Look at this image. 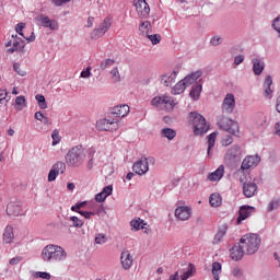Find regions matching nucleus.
Masks as SVG:
<instances>
[{
    "instance_id": "f8f14e48",
    "label": "nucleus",
    "mask_w": 280,
    "mask_h": 280,
    "mask_svg": "<svg viewBox=\"0 0 280 280\" xmlns=\"http://www.w3.org/2000/svg\"><path fill=\"white\" fill-rule=\"evenodd\" d=\"M235 110V95L226 94L222 103V113L231 115Z\"/></svg>"
},
{
    "instance_id": "338daca9",
    "label": "nucleus",
    "mask_w": 280,
    "mask_h": 280,
    "mask_svg": "<svg viewBox=\"0 0 280 280\" xmlns=\"http://www.w3.org/2000/svg\"><path fill=\"white\" fill-rule=\"evenodd\" d=\"M81 78H91V67H88L86 70L81 72Z\"/></svg>"
},
{
    "instance_id": "13d9d810",
    "label": "nucleus",
    "mask_w": 280,
    "mask_h": 280,
    "mask_svg": "<svg viewBox=\"0 0 280 280\" xmlns=\"http://www.w3.org/2000/svg\"><path fill=\"white\" fill-rule=\"evenodd\" d=\"M221 143H222V145H224L225 148H226L228 145H231V143H233V137H231V136H225V137H223L222 140H221Z\"/></svg>"
},
{
    "instance_id": "e2e57ef3",
    "label": "nucleus",
    "mask_w": 280,
    "mask_h": 280,
    "mask_svg": "<svg viewBox=\"0 0 280 280\" xmlns=\"http://www.w3.org/2000/svg\"><path fill=\"white\" fill-rule=\"evenodd\" d=\"M210 43L214 47H218V45H220V43H222V38H220L219 36H214L211 38Z\"/></svg>"
},
{
    "instance_id": "5fc2aeb1",
    "label": "nucleus",
    "mask_w": 280,
    "mask_h": 280,
    "mask_svg": "<svg viewBox=\"0 0 280 280\" xmlns=\"http://www.w3.org/2000/svg\"><path fill=\"white\" fill-rule=\"evenodd\" d=\"M279 206H280V200L275 199L268 205L267 209L268 211H275V209H279Z\"/></svg>"
},
{
    "instance_id": "a19ab883",
    "label": "nucleus",
    "mask_w": 280,
    "mask_h": 280,
    "mask_svg": "<svg viewBox=\"0 0 280 280\" xmlns=\"http://www.w3.org/2000/svg\"><path fill=\"white\" fill-rule=\"evenodd\" d=\"M12 40L9 42V45H12V48L9 49V51H11V54H14V51H19V49H21V42L16 38H14V36H12Z\"/></svg>"
},
{
    "instance_id": "6ab92c4d",
    "label": "nucleus",
    "mask_w": 280,
    "mask_h": 280,
    "mask_svg": "<svg viewBox=\"0 0 280 280\" xmlns=\"http://www.w3.org/2000/svg\"><path fill=\"white\" fill-rule=\"evenodd\" d=\"M110 113L114 117H126V115L130 113V106H128L127 104L117 105L114 108H112Z\"/></svg>"
},
{
    "instance_id": "37998d69",
    "label": "nucleus",
    "mask_w": 280,
    "mask_h": 280,
    "mask_svg": "<svg viewBox=\"0 0 280 280\" xmlns=\"http://www.w3.org/2000/svg\"><path fill=\"white\" fill-rule=\"evenodd\" d=\"M35 100L37 101L39 108H42L43 110H45V108H47V101L45 100V95L37 94L35 96Z\"/></svg>"
},
{
    "instance_id": "c756f323",
    "label": "nucleus",
    "mask_w": 280,
    "mask_h": 280,
    "mask_svg": "<svg viewBox=\"0 0 280 280\" xmlns=\"http://www.w3.org/2000/svg\"><path fill=\"white\" fill-rule=\"evenodd\" d=\"M139 32H141L142 36H148L150 32H152V24L150 21H143L139 25Z\"/></svg>"
},
{
    "instance_id": "20e7f679",
    "label": "nucleus",
    "mask_w": 280,
    "mask_h": 280,
    "mask_svg": "<svg viewBox=\"0 0 280 280\" xmlns=\"http://www.w3.org/2000/svg\"><path fill=\"white\" fill-rule=\"evenodd\" d=\"M86 155H84V149L81 145H75L66 155V163L69 167H80Z\"/></svg>"
},
{
    "instance_id": "2eb2a0df",
    "label": "nucleus",
    "mask_w": 280,
    "mask_h": 280,
    "mask_svg": "<svg viewBox=\"0 0 280 280\" xmlns=\"http://www.w3.org/2000/svg\"><path fill=\"white\" fill-rule=\"evenodd\" d=\"M255 213V207L250 206H242L238 211V218L236 220V224H242L244 220L250 218V214Z\"/></svg>"
},
{
    "instance_id": "f03ea898",
    "label": "nucleus",
    "mask_w": 280,
    "mask_h": 280,
    "mask_svg": "<svg viewBox=\"0 0 280 280\" xmlns=\"http://www.w3.org/2000/svg\"><path fill=\"white\" fill-rule=\"evenodd\" d=\"M188 121L191 124L196 137H202V135H207V132H209V124H207L205 116L199 113L191 112L188 115Z\"/></svg>"
},
{
    "instance_id": "5701e85b",
    "label": "nucleus",
    "mask_w": 280,
    "mask_h": 280,
    "mask_svg": "<svg viewBox=\"0 0 280 280\" xmlns=\"http://www.w3.org/2000/svg\"><path fill=\"white\" fill-rule=\"evenodd\" d=\"M23 30H25V23H19L15 27V32L25 38V40H28V43H34L36 40V36H34V31L31 32V35L27 36L25 33H23Z\"/></svg>"
},
{
    "instance_id": "72a5a7b5",
    "label": "nucleus",
    "mask_w": 280,
    "mask_h": 280,
    "mask_svg": "<svg viewBox=\"0 0 280 280\" xmlns=\"http://www.w3.org/2000/svg\"><path fill=\"white\" fill-rule=\"evenodd\" d=\"M130 226L132 229V231H139L142 229V231H145V223H143V220L141 219H133L130 222Z\"/></svg>"
},
{
    "instance_id": "58836bf2",
    "label": "nucleus",
    "mask_w": 280,
    "mask_h": 280,
    "mask_svg": "<svg viewBox=\"0 0 280 280\" xmlns=\"http://www.w3.org/2000/svg\"><path fill=\"white\" fill-rule=\"evenodd\" d=\"M52 170L57 172V174H65L67 170V164L65 162H57L52 165Z\"/></svg>"
},
{
    "instance_id": "a18cd8bd",
    "label": "nucleus",
    "mask_w": 280,
    "mask_h": 280,
    "mask_svg": "<svg viewBox=\"0 0 280 280\" xmlns=\"http://www.w3.org/2000/svg\"><path fill=\"white\" fill-rule=\"evenodd\" d=\"M147 38H149V40L152 43V45H159V43H161V35L159 34H148Z\"/></svg>"
},
{
    "instance_id": "7c9ffc66",
    "label": "nucleus",
    "mask_w": 280,
    "mask_h": 280,
    "mask_svg": "<svg viewBox=\"0 0 280 280\" xmlns=\"http://www.w3.org/2000/svg\"><path fill=\"white\" fill-rule=\"evenodd\" d=\"M185 89H187V85H185L184 81H179L174 88H172V95H182V93H185Z\"/></svg>"
},
{
    "instance_id": "69168bd1",
    "label": "nucleus",
    "mask_w": 280,
    "mask_h": 280,
    "mask_svg": "<svg viewBox=\"0 0 280 280\" xmlns=\"http://www.w3.org/2000/svg\"><path fill=\"white\" fill-rule=\"evenodd\" d=\"M244 62V55H238L234 58V65H242Z\"/></svg>"
},
{
    "instance_id": "2f4dec72",
    "label": "nucleus",
    "mask_w": 280,
    "mask_h": 280,
    "mask_svg": "<svg viewBox=\"0 0 280 280\" xmlns=\"http://www.w3.org/2000/svg\"><path fill=\"white\" fill-rule=\"evenodd\" d=\"M222 275V264L215 261L212 264V276L214 280H220V276Z\"/></svg>"
},
{
    "instance_id": "6e6552de",
    "label": "nucleus",
    "mask_w": 280,
    "mask_h": 280,
    "mask_svg": "<svg viewBox=\"0 0 280 280\" xmlns=\"http://www.w3.org/2000/svg\"><path fill=\"white\" fill-rule=\"evenodd\" d=\"M110 25H113V20L110 18H105L103 22L98 25V27L94 28L91 33V38L97 40V38H102L108 30H110Z\"/></svg>"
},
{
    "instance_id": "bf43d9fd",
    "label": "nucleus",
    "mask_w": 280,
    "mask_h": 280,
    "mask_svg": "<svg viewBox=\"0 0 280 280\" xmlns=\"http://www.w3.org/2000/svg\"><path fill=\"white\" fill-rule=\"evenodd\" d=\"M21 261H23V257L21 256H16L13 257L9 260L10 266H19V264H21Z\"/></svg>"
},
{
    "instance_id": "0e129e2a",
    "label": "nucleus",
    "mask_w": 280,
    "mask_h": 280,
    "mask_svg": "<svg viewBox=\"0 0 280 280\" xmlns=\"http://www.w3.org/2000/svg\"><path fill=\"white\" fill-rule=\"evenodd\" d=\"M232 275H233V277H236V278L242 277V275H243L242 269H240V267H235V268L232 270Z\"/></svg>"
},
{
    "instance_id": "ddd939ff",
    "label": "nucleus",
    "mask_w": 280,
    "mask_h": 280,
    "mask_svg": "<svg viewBox=\"0 0 280 280\" xmlns=\"http://www.w3.org/2000/svg\"><path fill=\"white\" fill-rule=\"evenodd\" d=\"M261 161V158L259 155H249L246 156L241 165V170H250L253 167H257Z\"/></svg>"
},
{
    "instance_id": "393cba45",
    "label": "nucleus",
    "mask_w": 280,
    "mask_h": 280,
    "mask_svg": "<svg viewBox=\"0 0 280 280\" xmlns=\"http://www.w3.org/2000/svg\"><path fill=\"white\" fill-rule=\"evenodd\" d=\"M224 176V165H220L214 172L208 175V180L215 183V180H221Z\"/></svg>"
},
{
    "instance_id": "0eeeda50",
    "label": "nucleus",
    "mask_w": 280,
    "mask_h": 280,
    "mask_svg": "<svg viewBox=\"0 0 280 280\" xmlns=\"http://www.w3.org/2000/svg\"><path fill=\"white\" fill-rule=\"evenodd\" d=\"M96 129L101 132L119 130V120L117 118H102L96 122Z\"/></svg>"
},
{
    "instance_id": "a211bd4d",
    "label": "nucleus",
    "mask_w": 280,
    "mask_h": 280,
    "mask_svg": "<svg viewBox=\"0 0 280 280\" xmlns=\"http://www.w3.org/2000/svg\"><path fill=\"white\" fill-rule=\"evenodd\" d=\"M120 261L124 270H130L132 268V255L128 250H124L120 256Z\"/></svg>"
},
{
    "instance_id": "473e14b6",
    "label": "nucleus",
    "mask_w": 280,
    "mask_h": 280,
    "mask_svg": "<svg viewBox=\"0 0 280 280\" xmlns=\"http://www.w3.org/2000/svg\"><path fill=\"white\" fill-rule=\"evenodd\" d=\"M217 137H218V133L215 132H212L208 136V151H207L208 156H212L211 149H213L215 145Z\"/></svg>"
},
{
    "instance_id": "f3484780",
    "label": "nucleus",
    "mask_w": 280,
    "mask_h": 280,
    "mask_svg": "<svg viewBox=\"0 0 280 280\" xmlns=\"http://www.w3.org/2000/svg\"><path fill=\"white\" fill-rule=\"evenodd\" d=\"M240 156H242V149L238 145H232L228 150L224 160L234 162V161H237V159H240Z\"/></svg>"
},
{
    "instance_id": "e433bc0d",
    "label": "nucleus",
    "mask_w": 280,
    "mask_h": 280,
    "mask_svg": "<svg viewBox=\"0 0 280 280\" xmlns=\"http://www.w3.org/2000/svg\"><path fill=\"white\" fill-rule=\"evenodd\" d=\"M224 235H226V226H222L219 229V231L214 235L213 244H220L224 238Z\"/></svg>"
},
{
    "instance_id": "c9c22d12",
    "label": "nucleus",
    "mask_w": 280,
    "mask_h": 280,
    "mask_svg": "<svg viewBox=\"0 0 280 280\" xmlns=\"http://www.w3.org/2000/svg\"><path fill=\"white\" fill-rule=\"evenodd\" d=\"M209 202L211 207H220V205H222V197L220 194L214 192L210 196Z\"/></svg>"
},
{
    "instance_id": "4468645a",
    "label": "nucleus",
    "mask_w": 280,
    "mask_h": 280,
    "mask_svg": "<svg viewBox=\"0 0 280 280\" xmlns=\"http://www.w3.org/2000/svg\"><path fill=\"white\" fill-rule=\"evenodd\" d=\"M177 75L178 72L176 71L165 72L160 77V84H162L163 86H172V84L176 82Z\"/></svg>"
},
{
    "instance_id": "8fccbe9b",
    "label": "nucleus",
    "mask_w": 280,
    "mask_h": 280,
    "mask_svg": "<svg viewBox=\"0 0 280 280\" xmlns=\"http://www.w3.org/2000/svg\"><path fill=\"white\" fill-rule=\"evenodd\" d=\"M35 279H46L49 280L51 279V275L45 271H37L34 275Z\"/></svg>"
},
{
    "instance_id": "a878e982",
    "label": "nucleus",
    "mask_w": 280,
    "mask_h": 280,
    "mask_svg": "<svg viewBox=\"0 0 280 280\" xmlns=\"http://www.w3.org/2000/svg\"><path fill=\"white\" fill-rule=\"evenodd\" d=\"M256 191H257V184L248 183L243 185V192H244V196H246V198H253Z\"/></svg>"
},
{
    "instance_id": "b1692460",
    "label": "nucleus",
    "mask_w": 280,
    "mask_h": 280,
    "mask_svg": "<svg viewBox=\"0 0 280 280\" xmlns=\"http://www.w3.org/2000/svg\"><path fill=\"white\" fill-rule=\"evenodd\" d=\"M199 78H202V71H196L190 74H188L184 80H182L185 83L186 89L188 86H191L196 80H199Z\"/></svg>"
},
{
    "instance_id": "c85d7f7f",
    "label": "nucleus",
    "mask_w": 280,
    "mask_h": 280,
    "mask_svg": "<svg viewBox=\"0 0 280 280\" xmlns=\"http://www.w3.org/2000/svg\"><path fill=\"white\" fill-rule=\"evenodd\" d=\"M264 67L265 66L261 59H253V71L255 75H261V73L264 72Z\"/></svg>"
},
{
    "instance_id": "680f3d73",
    "label": "nucleus",
    "mask_w": 280,
    "mask_h": 280,
    "mask_svg": "<svg viewBox=\"0 0 280 280\" xmlns=\"http://www.w3.org/2000/svg\"><path fill=\"white\" fill-rule=\"evenodd\" d=\"M80 215H83L85 220H90L92 215H95V212H90V211H79Z\"/></svg>"
},
{
    "instance_id": "dca6fc26",
    "label": "nucleus",
    "mask_w": 280,
    "mask_h": 280,
    "mask_svg": "<svg viewBox=\"0 0 280 280\" xmlns=\"http://www.w3.org/2000/svg\"><path fill=\"white\" fill-rule=\"evenodd\" d=\"M175 218L182 220V222L189 220L191 218V208L185 206L178 207L175 209Z\"/></svg>"
},
{
    "instance_id": "423d86ee",
    "label": "nucleus",
    "mask_w": 280,
    "mask_h": 280,
    "mask_svg": "<svg viewBox=\"0 0 280 280\" xmlns=\"http://www.w3.org/2000/svg\"><path fill=\"white\" fill-rule=\"evenodd\" d=\"M218 125L225 132H230V135H240V125L231 118L221 117L218 120Z\"/></svg>"
},
{
    "instance_id": "9b49d317",
    "label": "nucleus",
    "mask_w": 280,
    "mask_h": 280,
    "mask_svg": "<svg viewBox=\"0 0 280 280\" xmlns=\"http://www.w3.org/2000/svg\"><path fill=\"white\" fill-rule=\"evenodd\" d=\"M8 215H25V210H23V203L21 201H10L7 206Z\"/></svg>"
},
{
    "instance_id": "4be33fe9",
    "label": "nucleus",
    "mask_w": 280,
    "mask_h": 280,
    "mask_svg": "<svg viewBox=\"0 0 280 280\" xmlns=\"http://www.w3.org/2000/svg\"><path fill=\"white\" fill-rule=\"evenodd\" d=\"M231 258L234 261H240L243 257L246 250H244V247H242V243L240 245H235L234 247L231 248Z\"/></svg>"
},
{
    "instance_id": "09e8293b",
    "label": "nucleus",
    "mask_w": 280,
    "mask_h": 280,
    "mask_svg": "<svg viewBox=\"0 0 280 280\" xmlns=\"http://www.w3.org/2000/svg\"><path fill=\"white\" fill-rule=\"evenodd\" d=\"M110 75H112V80L114 82H119L121 80V77L119 75V69L117 67H115L112 71H110Z\"/></svg>"
},
{
    "instance_id": "9d476101",
    "label": "nucleus",
    "mask_w": 280,
    "mask_h": 280,
    "mask_svg": "<svg viewBox=\"0 0 280 280\" xmlns=\"http://www.w3.org/2000/svg\"><path fill=\"white\" fill-rule=\"evenodd\" d=\"M133 5L140 19L150 16V4L145 0H133Z\"/></svg>"
},
{
    "instance_id": "412c9836",
    "label": "nucleus",
    "mask_w": 280,
    "mask_h": 280,
    "mask_svg": "<svg viewBox=\"0 0 280 280\" xmlns=\"http://www.w3.org/2000/svg\"><path fill=\"white\" fill-rule=\"evenodd\" d=\"M35 21L40 23L44 27H49L50 30H58V23L56 21L49 20L48 16L38 15Z\"/></svg>"
},
{
    "instance_id": "7ed1b4c3",
    "label": "nucleus",
    "mask_w": 280,
    "mask_h": 280,
    "mask_svg": "<svg viewBox=\"0 0 280 280\" xmlns=\"http://www.w3.org/2000/svg\"><path fill=\"white\" fill-rule=\"evenodd\" d=\"M240 243L246 255H255L259 250V246H261V237L257 234H245L240 240Z\"/></svg>"
},
{
    "instance_id": "4c0bfd02",
    "label": "nucleus",
    "mask_w": 280,
    "mask_h": 280,
    "mask_svg": "<svg viewBox=\"0 0 280 280\" xmlns=\"http://www.w3.org/2000/svg\"><path fill=\"white\" fill-rule=\"evenodd\" d=\"M194 272H196V267H194V265L190 264V265L188 266L187 271L184 272V273L180 276V279H182V280H187V279H189L190 277H194Z\"/></svg>"
},
{
    "instance_id": "4d7b16f0",
    "label": "nucleus",
    "mask_w": 280,
    "mask_h": 280,
    "mask_svg": "<svg viewBox=\"0 0 280 280\" xmlns=\"http://www.w3.org/2000/svg\"><path fill=\"white\" fill-rule=\"evenodd\" d=\"M58 178V172H56L54 168H51L48 173V183H54Z\"/></svg>"
},
{
    "instance_id": "aec40b11",
    "label": "nucleus",
    "mask_w": 280,
    "mask_h": 280,
    "mask_svg": "<svg viewBox=\"0 0 280 280\" xmlns=\"http://www.w3.org/2000/svg\"><path fill=\"white\" fill-rule=\"evenodd\" d=\"M2 241L4 244H12L14 242V228L7 225L2 233Z\"/></svg>"
},
{
    "instance_id": "3c124183",
    "label": "nucleus",
    "mask_w": 280,
    "mask_h": 280,
    "mask_svg": "<svg viewBox=\"0 0 280 280\" xmlns=\"http://www.w3.org/2000/svg\"><path fill=\"white\" fill-rule=\"evenodd\" d=\"M51 139H52V145H58L60 142V132L58 129H55L51 133Z\"/></svg>"
},
{
    "instance_id": "1a4fd4ad",
    "label": "nucleus",
    "mask_w": 280,
    "mask_h": 280,
    "mask_svg": "<svg viewBox=\"0 0 280 280\" xmlns=\"http://www.w3.org/2000/svg\"><path fill=\"white\" fill-rule=\"evenodd\" d=\"M154 163V158H142L138 160L136 163H133L132 170L138 174L139 176H143V174H148L150 172V165L148 162Z\"/></svg>"
},
{
    "instance_id": "f257e3e1",
    "label": "nucleus",
    "mask_w": 280,
    "mask_h": 280,
    "mask_svg": "<svg viewBox=\"0 0 280 280\" xmlns=\"http://www.w3.org/2000/svg\"><path fill=\"white\" fill-rule=\"evenodd\" d=\"M42 259L48 264H59L67 259V252L59 245L49 244L43 248Z\"/></svg>"
},
{
    "instance_id": "cd10ccee",
    "label": "nucleus",
    "mask_w": 280,
    "mask_h": 280,
    "mask_svg": "<svg viewBox=\"0 0 280 280\" xmlns=\"http://www.w3.org/2000/svg\"><path fill=\"white\" fill-rule=\"evenodd\" d=\"M272 86V77L267 75L264 82V95L265 97H270L272 95V90L270 89Z\"/></svg>"
},
{
    "instance_id": "39448f33",
    "label": "nucleus",
    "mask_w": 280,
    "mask_h": 280,
    "mask_svg": "<svg viewBox=\"0 0 280 280\" xmlns=\"http://www.w3.org/2000/svg\"><path fill=\"white\" fill-rule=\"evenodd\" d=\"M176 104L178 103H176L174 97L167 94H164L163 96H155L151 101L152 106H155L156 108L164 106L166 110H174V108L176 107Z\"/></svg>"
},
{
    "instance_id": "603ef678",
    "label": "nucleus",
    "mask_w": 280,
    "mask_h": 280,
    "mask_svg": "<svg viewBox=\"0 0 280 280\" xmlns=\"http://www.w3.org/2000/svg\"><path fill=\"white\" fill-rule=\"evenodd\" d=\"M10 100H8V91L0 89V104H8Z\"/></svg>"
},
{
    "instance_id": "f704fd0d",
    "label": "nucleus",
    "mask_w": 280,
    "mask_h": 280,
    "mask_svg": "<svg viewBox=\"0 0 280 280\" xmlns=\"http://www.w3.org/2000/svg\"><path fill=\"white\" fill-rule=\"evenodd\" d=\"M202 93V85L201 84H197L195 86H192L189 95L191 97V100H199L200 98V94Z\"/></svg>"
},
{
    "instance_id": "864d4df0",
    "label": "nucleus",
    "mask_w": 280,
    "mask_h": 280,
    "mask_svg": "<svg viewBox=\"0 0 280 280\" xmlns=\"http://www.w3.org/2000/svg\"><path fill=\"white\" fill-rule=\"evenodd\" d=\"M70 220L77 229H82V226H84V221L80 220L78 217H71Z\"/></svg>"
},
{
    "instance_id": "de8ad7c7",
    "label": "nucleus",
    "mask_w": 280,
    "mask_h": 280,
    "mask_svg": "<svg viewBox=\"0 0 280 280\" xmlns=\"http://www.w3.org/2000/svg\"><path fill=\"white\" fill-rule=\"evenodd\" d=\"M115 65V59H106L101 62V69L104 71Z\"/></svg>"
},
{
    "instance_id": "ea45409f",
    "label": "nucleus",
    "mask_w": 280,
    "mask_h": 280,
    "mask_svg": "<svg viewBox=\"0 0 280 280\" xmlns=\"http://www.w3.org/2000/svg\"><path fill=\"white\" fill-rule=\"evenodd\" d=\"M162 135L170 141H172V139H174V137H176V131L171 128H164V129H162Z\"/></svg>"
},
{
    "instance_id": "49530a36",
    "label": "nucleus",
    "mask_w": 280,
    "mask_h": 280,
    "mask_svg": "<svg viewBox=\"0 0 280 280\" xmlns=\"http://www.w3.org/2000/svg\"><path fill=\"white\" fill-rule=\"evenodd\" d=\"M13 69H14V71H15V73H16L18 75H21L22 78L25 77V75H27V72H26L24 69L21 68V63H19V62H15V63L13 65Z\"/></svg>"
},
{
    "instance_id": "bb28decb",
    "label": "nucleus",
    "mask_w": 280,
    "mask_h": 280,
    "mask_svg": "<svg viewBox=\"0 0 280 280\" xmlns=\"http://www.w3.org/2000/svg\"><path fill=\"white\" fill-rule=\"evenodd\" d=\"M110 194H113V186L109 185L104 187L103 190L95 196L96 202H104L106 197L110 196Z\"/></svg>"
},
{
    "instance_id": "774afa93",
    "label": "nucleus",
    "mask_w": 280,
    "mask_h": 280,
    "mask_svg": "<svg viewBox=\"0 0 280 280\" xmlns=\"http://www.w3.org/2000/svg\"><path fill=\"white\" fill-rule=\"evenodd\" d=\"M275 128H276V135L280 137V120L276 124Z\"/></svg>"
},
{
    "instance_id": "79ce46f5",
    "label": "nucleus",
    "mask_w": 280,
    "mask_h": 280,
    "mask_svg": "<svg viewBox=\"0 0 280 280\" xmlns=\"http://www.w3.org/2000/svg\"><path fill=\"white\" fill-rule=\"evenodd\" d=\"M25 108V96L21 95L15 98V109L23 110Z\"/></svg>"
},
{
    "instance_id": "052dcab7",
    "label": "nucleus",
    "mask_w": 280,
    "mask_h": 280,
    "mask_svg": "<svg viewBox=\"0 0 280 280\" xmlns=\"http://www.w3.org/2000/svg\"><path fill=\"white\" fill-rule=\"evenodd\" d=\"M71 0H51V3H54L57 8H60V5H65V3H69Z\"/></svg>"
},
{
    "instance_id": "6e6d98bb",
    "label": "nucleus",
    "mask_w": 280,
    "mask_h": 280,
    "mask_svg": "<svg viewBox=\"0 0 280 280\" xmlns=\"http://www.w3.org/2000/svg\"><path fill=\"white\" fill-rule=\"evenodd\" d=\"M95 242L97 244H106V242H108V237H106L105 234H97L95 237Z\"/></svg>"
},
{
    "instance_id": "c03bdc74",
    "label": "nucleus",
    "mask_w": 280,
    "mask_h": 280,
    "mask_svg": "<svg viewBox=\"0 0 280 280\" xmlns=\"http://www.w3.org/2000/svg\"><path fill=\"white\" fill-rule=\"evenodd\" d=\"M35 119H37V121H42V124H45L46 126L49 124V118H47V116H45L42 112L35 113Z\"/></svg>"
}]
</instances>
